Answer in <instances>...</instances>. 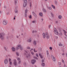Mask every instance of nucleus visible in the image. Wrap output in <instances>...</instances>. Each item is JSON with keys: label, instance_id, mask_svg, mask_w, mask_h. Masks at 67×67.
<instances>
[{"label": "nucleus", "instance_id": "26", "mask_svg": "<svg viewBox=\"0 0 67 67\" xmlns=\"http://www.w3.org/2000/svg\"><path fill=\"white\" fill-rule=\"evenodd\" d=\"M39 15H40V16H41L43 15V14L42 13H39Z\"/></svg>", "mask_w": 67, "mask_h": 67}, {"label": "nucleus", "instance_id": "61", "mask_svg": "<svg viewBox=\"0 0 67 67\" xmlns=\"http://www.w3.org/2000/svg\"><path fill=\"white\" fill-rule=\"evenodd\" d=\"M25 64V65H26V63H24V65Z\"/></svg>", "mask_w": 67, "mask_h": 67}, {"label": "nucleus", "instance_id": "25", "mask_svg": "<svg viewBox=\"0 0 67 67\" xmlns=\"http://www.w3.org/2000/svg\"><path fill=\"white\" fill-rule=\"evenodd\" d=\"M38 50L39 51H42V48L41 47H40L38 48Z\"/></svg>", "mask_w": 67, "mask_h": 67}, {"label": "nucleus", "instance_id": "12", "mask_svg": "<svg viewBox=\"0 0 67 67\" xmlns=\"http://www.w3.org/2000/svg\"><path fill=\"white\" fill-rule=\"evenodd\" d=\"M32 14L35 18H37V15L34 12H32Z\"/></svg>", "mask_w": 67, "mask_h": 67}, {"label": "nucleus", "instance_id": "49", "mask_svg": "<svg viewBox=\"0 0 67 67\" xmlns=\"http://www.w3.org/2000/svg\"><path fill=\"white\" fill-rule=\"evenodd\" d=\"M19 61V62L18 64H20V63H21V60H20Z\"/></svg>", "mask_w": 67, "mask_h": 67}, {"label": "nucleus", "instance_id": "33", "mask_svg": "<svg viewBox=\"0 0 67 67\" xmlns=\"http://www.w3.org/2000/svg\"><path fill=\"white\" fill-rule=\"evenodd\" d=\"M24 3H27V0H24Z\"/></svg>", "mask_w": 67, "mask_h": 67}, {"label": "nucleus", "instance_id": "57", "mask_svg": "<svg viewBox=\"0 0 67 67\" xmlns=\"http://www.w3.org/2000/svg\"><path fill=\"white\" fill-rule=\"evenodd\" d=\"M55 38H56V39H58V36H56V37H55Z\"/></svg>", "mask_w": 67, "mask_h": 67}, {"label": "nucleus", "instance_id": "46", "mask_svg": "<svg viewBox=\"0 0 67 67\" xmlns=\"http://www.w3.org/2000/svg\"><path fill=\"white\" fill-rule=\"evenodd\" d=\"M32 22L33 23H35V21H32Z\"/></svg>", "mask_w": 67, "mask_h": 67}, {"label": "nucleus", "instance_id": "28", "mask_svg": "<svg viewBox=\"0 0 67 67\" xmlns=\"http://www.w3.org/2000/svg\"><path fill=\"white\" fill-rule=\"evenodd\" d=\"M42 66H45V63H42Z\"/></svg>", "mask_w": 67, "mask_h": 67}, {"label": "nucleus", "instance_id": "17", "mask_svg": "<svg viewBox=\"0 0 67 67\" xmlns=\"http://www.w3.org/2000/svg\"><path fill=\"white\" fill-rule=\"evenodd\" d=\"M51 6L52 7V8H53L54 9H55L56 8L55 7V6H54L53 5H51Z\"/></svg>", "mask_w": 67, "mask_h": 67}, {"label": "nucleus", "instance_id": "52", "mask_svg": "<svg viewBox=\"0 0 67 67\" xmlns=\"http://www.w3.org/2000/svg\"><path fill=\"white\" fill-rule=\"evenodd\" d=\"M51 25H49V29L51 28Z\"/></svg>", "mask_w": 67, "mask_h": 67}, {"label": "nucleus", "instance_id": "37", "mask_svg": "<svg viewBox=\"0 0 67 67\" xmlns=\"http://www.w3.org/2000/svg\"><path fill=\"white\" fill-rule=\"evenodd\" d=\"M46 53H47V54H49V52H48V51H46Z\"/></svg>", "mask_w": 67, "mask_h": 67}, {"label": "nucleus", "instance_id": "9", "mask_svg": "<svg viewBox=\"0 0 67 67\" xmlns=\"http://www.w3.org/2000/svg\"><path fill=\"white\" fill-rule=\"evenodd\" d=\"M54 33L56 34L57 35L58 34V31H57L56 29L55 30H54Z\"/></svg>", "mask_w": 67, "mask_h": 67}, {"label": "nucleus", "instance_id": "5", "mask_svg": "<svg viewBox=\"0 0 67 67\" xmlns=\"http://www.w3.org/2000/svg\"><path fill=\"white\" fill-rule=\"evenodd\" d=\"M7 23H8V22L7 20H3V25H6L7 24Z\"/></svg>", "mask_w": 67, "mask_h": 67}, {"label": "nucleus", "instance_id": "1", "mask_svg": "<svg viewBox=\"0 0 67 67\" xmlns=\"http://www.w3.org/2000/svg\"><path fill=\"white\" fill-rule=\"evenodd\" d=\"M43 37V38H45V37L47 38V39H49V35L48 33L47 32H46L45 34L43 33L42 34Z\"/></svg>", "mask_w": 67, "mask_h": 67}, {"label": "nucleus", "instance_id": "11", "mask_svg": "<svg viewBox=\"0 0 67 67\" xmlns=\"http://www.w3.org/2000/svg\"><path fill=\"white\" fill-rule=\"evenodd\" d=\"M27 10L26 9L25 10V17H27V14H26V13H27Z\"/></svg>", "mask_w": 67, "mask_h": 67}, {"label": "nucleus", "instance_id": "10", "mask_svg": "<svg viewBox=\"0 0 67 67\" xmlns=\"http://www.w3.org/2000/svg\"><path fill=\"white\" fill-rule=\"evenodd\" d=\"M14 65L15 66H16V60H14Z\"/></svg>", "mask_w": 67, "mask_h": 67}, {"label": "nucleus", "instance_id": "6", "mask_svg": "<svg viewBox=\"0 0 67 67\" xmlns=\"http://www.w3.org/2000/svg\"><path fill=\"white\" fill-rule=\"evenodd\" d=\"M51 57L52 58V59L53 61H54V62H55V61H56V59L55 58L54 56L52 55Z\"/></svg>", "mask_w": 67, "mask_h": 67}, {"label": "nucleus", "instance_id": "21", "mask_svg": "<svg viewBox=\"0 0 67 67\" xmlns=\"http://www.w3.org/2000/svg\"><path fill=\"white\" fill-rule=\"evenodd\" d=\"M47 56L48 58H50V55H49V54H47Z\"/></svg>", "mask_w": 67, "mask_h": 67}, {"label": "nucleus", "instance_id": "41", "mask_svg": "<svg viewBox=\"0 0 67 67\" xmlns=\"http://www.w3.org/2000/svg\"><path fill=\"white\" fill-rule=\"evenodd\" d=\"M36 56L37 57H38V54H37V53H36Z\"/></svg>", "mask_w": 67, "mask_h": 67}, {"label": "nucleus", "instance_id": "54", "mask_svg": "<svg viewBox=\"0 0 67 67\" xmlns=\"http://www.w3.org/2000/svg\"><path fill=\"white\" fill-rule=\"evenodd\" d=\"M34 51L35 52H37V51H35V49H34Z\"/></svg>", "mask_w": 67, "mask_h": 67}, {"label": "nucleus", "instance_id": "62", "mask_svg": "<svg viewBox=\"0 0 67 67\" xmlns=\"http://www.w3.org/2000/svg\"><path fill=\"white\" fill-rule=\"evenodd\" d=\"M33 49L32 48L31 49V50H30V51H31V50H33Z\"/></svg>", "mask_w": 67, "mask_h": 67}, {"label": "nucleus", "instance_id": "60", "mask_svg": "<svg viewBox=\"0 0 67 67\" xmlns=\"http://www.w3.org/2000/svg\"><path fill=\"white\" fill-rule=\"evenodd\" d=\"M4 8H7V7H6V6H4Z\"/></svg>", "mask_w": 67, "mask_h": 67}, {"label": "nucleus", "instance_id": "58", "mask_svg": "<svg viewBox=\"0 0 67 67\" xmlns=\"http://www.w3.org/2000/svg\"><path fill=\"white\" fill-rule=\"evenodd\" d=\"M58 23V21H56L55 22V23Z\"/></svg>", "mask_w": 67, "mask_h": 67}, {"label": "nucleus", "instance_id": "48", "mask_svg": "<svg viewBox=\"0 0 67 67\" xmlns=\"http://www.w3.org/2000/svg\"><path fill=\"white\" fill-rule=\"evenodd\" d=\"M29 18H30V19H32V16L31 15H30V16Z\"/></svg>", "mask_w": 67, "mask_h": 67}, {"label": "nucleus", "instance_id": "39", "mask_svg": "<svg viewBox=\"0 0 67 67\" xmlns=\"http://www.w3.org/2000/svg\"><path fill=\"white\" fill-rule=\"evenodd\" d=\"M58 65H61V63L58 62Z\"/></svg>", "mask_w": 67, "mask_h": 67}, {"label": "nucleus", "instance_id": "35", "mask_svg": "<svg viewBox=\"0 0 67 67\" xmlns=\"http://www.w3.org/2000/svg\"><path fill=\"white\" fill-rule=\"evenodd\" d=\"M27 49H31V48H30V47H27Z\"/></svg>", "mask_w": 67, "mask_h": 67}, {"label": "nucleus", "instance_id": "44", "mask_svg": "<svg viewBox=\"0 0 67 67\" xmlns=\"http://www.w3.org/2000/svg\"><path fill=\"white\" fill-rule=\"evenodd\" d=\"M51 16H52V17H53V14L52 13H51Z\"/></svg>", "mask_w": 67, "mask_h": 67}, {"label": "nucleus", "instance_id": "15", "mask_svg": "<svg viewBox=\"0 0 67 67\" xmlns=\"http://www.w3.org/2000/svg\"><path fill=\"white\" fill-rule=\"evenodd\" d=\"M27 3H24V7H25L26 6V5H27Z\"/></svg>", "mask_w": 67, "mask_h": 67}, {"label": "nucleus", "instance_id": "36", "mask_svg": "<svg viewBox=\"0 0 67 67\" xmlns=\"http://www.w3.org/2000/svg\"><path fill=\"white\" fill-rule=\"evenodd\" d=\"M59 45L60 46H63V45L62 44H59Z\"/></svg>", "mask_w": 67, "mask_h": 67}, {"label": "nucleus", "instance_id": "20", "mask_svg": "<svg viewBox=\"0 0 67 67\" xmlns=\"http://www.w3.org/2000/svg\"><path fill=\"white\" fill-rule=\"evenodd\" d=\"M58 18L59 19H62V16L60 15H59L58 16Z\"/></svg>", "mask_w": 67, "mask_h": 67}, {"label": "nucleus", "instance_id": "32", "mask_svg": "<svg viewBox=\"0 0 67 67\" xmlns=\"http://www.w3.org/2000/svg\"><path fill=\"white\" fill-rule=\"evenodd\" d=\"M15 12L16 13H18V10L16 9H15Z\"/></svg>", "mask_w": 67, "mask_h": 67}, {"label": "nucleus", "instance_id": "14", "mask_svg": "<svg viewBox=\"0 0 67 67\" xmlns=\"http://www.w3.org/2000/svg\"><path fill=\"white\" fill-rule=\"evenodd\" d=\"M63 31H64V35H65V36L66 37H67V36L66 35V33H67V32L66 31H65V30H64Z\"/></svg>", "mask_w": 67, "mask_h": 67}, {"label": "nucleus", "instance_id": "16", "mask_svg": "<svg viewBox=\"0 0 67 67\" xmlns=\"http://www.w3.org/2000/svg\"><path fill=\"white\" fill-rule=\"evenodd\" d=\"M9 39H11V38H12L13 37V36H12V35H11L9 36Z\"/></svg>", "mask_w": 67, "mask_h": 67}, {"label": "nucleus", "instance_id": "22", "mask_svg": "<svg viewBox=\"0 0 67 67\" xmlns=\"http://www.w3.org/2000/svg\"><path fill=\"white\" fill-rule=\"evenodd\" d=\"M43 11L44 12H46V9H45L44 8L43 9Z\"/></svg>", "mask_w": 67, "mask_h": 67}, {"label": "nucleus", "instance_id": "34", "mask_svg": "<svg viewBox=\"0 0 67 67\" xmlns=\"http://www.w3.org/2000/svg\"><path fill=\"white\" fill-rule=\"evenodd\" d=\"M16 54L17 56H19V53L18 52H16Z\"/></svg>", "mask_w": 67, "mask_h": 67}, {"label": "nucleus", "instance_id": "27", "mask_svg": "<svg viewBox=\"0 0 67 67\" xmlns=\"http://www.w3.org/2000/svg\"><path fill=\"white\" fill-rule=\"evenodd\" d=\"M59 36H62L63 35V33L62 32H60L59 34Z\"/></svg>", "mask_w": 67, "mask_h": 67}, {"label": "nucleus", "instance_id": "38", "mask_svg": "<svg viewBox=\"0 0 67 67\" xmlns=\"http://www.w3.org/2000/svg\"><path fill=\"white\" fill-rule=\"evenodd\" d=\"M7 40H9V39H10V38H9V36H7Z\"/></svg>", "mask_w": 67, "mask_h": 67}, {"label": "nucleus", "instance_id": "56", "mask_svg": "<svg viewBox=\"0 0 67 67\" xmlns=\"http://www.w3.org/2000/svg\"><path fill=\"white\" fill-rule=\"evenodd\" d=\"M9 12H8L7 13V15H8L9 14Z\"/></svg>", "mask_w": 67, "mask_h": 67}, {"label": "nucleus", "instance_id": "45", "mask_svg": "<svg viewBox=\"0 0 67 67\" xmlns=\"http://www.w3.org/2000/svg\"><path fill=\"white\" fill-rule=\"evenodd\" d=\"M9 64L10 65H12V62H9Z\"/></svg>", "mask_w": 67, "mask_h": 67}, {"label": "nucleus", "instance_id": "8", "mask_svg": "<svg viewBox=\"0 0 67 67\" xmlns=\"http://www.w3.org/2000/svg\"><path fill=\"white\" fill-rule=\"evenodd\" d=\"M39 55L40 56L41 58V59H43V56L41 53H39Z\"/></svg>", "mask_w": 67, "mask_h": 67}, {"label": "nucleus", "instance_id": "3", "mask_svg": "<svg viewBox=\"0 0 67 67\" xmlns=\"http://www.w3.org/2000/svg\"><path fill=\"white\" fill-rule=\"evenodd\" d=\"M0 38L1 40H4V33H0Z\"/></svg>", "mask_w": 67, "mask_h": 67}, {"label": "nucleus", "instance_id": "29", "mask_svg": "<svg viewBox=\"0 0 67 67\" xmlns=\"http://www.w3.org/2000/svg\"><path fill=\"white\" fill-rule=\"evenodd\" d=\"M17 0H15V5L17 3Z\"/></svg>", "mask_w": 67, "mask_h": 67}, {"label": "nucleus", "instance_id": "30", "mask_svg": "<svg viewBox=\"0 0 67 67\" xmlns=\"http://www.w3.org/2000/svg\"><path fill=\"white\" fill-rule=\"evenodd\" d=\"M34 58L35 59H37V60H38V58H37V57L34 56Z\"/></svg>", "mask_w": 67, "mask_h": 67}, {"label": "nucleus", "instance_id": "50", "mask_svg": "<svg viewBox=\"0 0 67 67\" xmlns=\"http://www.w3.org/2000/svg\"><path fill=\"white\" fill-rule=\"evenodd\" d=\"M30 7L31 8V3H30Z\"/></svg>", "mask_w": 67, "mask_h": 67}, {"label": "nucleus", "instance_id": "13", "mask_svg": "<svg viewBox=\"0 0 67 67\" xmlns=\"http://www.w3.org/2000/svg\"><path fill=\"white\" fill-rule=\"evenodd\" d=\"M4 63L5 64H8V60L7 59H5L4 60Z\"/></svg>", "mask_w": 67, "mask_h": 67}, {"label": "nucleus", "instance_id": "18", "mask_svg": "<svg viewBox=\"0 0 67 67\" xmlns=\"http://www.w3.org/2000/svg\"><path fill=\"white\" fill-rule=\"evenodd\" d=\"M12 51L14 52L15 51V48L14 47H13L12 48Z\"/></svg>", "mask_w": 67, "mask_h": 67}, {"label": "nucleus", "instance_id": "43", "mask_svg": "<svg viewBox=\"0 0 67 67\" xmlns=\"http://www.w3.org/2000/svg\"><path fill=\"white\" fill-rule=\"evenodd\" d=\"M17 60H18V61L20 60V58H18V59H17Z\"/></svg>", "mask_w": 67, "mask_h": 67}, {"label": "nucleus", "instance_id": "64", "mask_svg": "<svg viewBox=\"0 0 67 67\" xmlns=\"http://www.w3.org/2000/svg\"><path fill=\"white\" fill-rule=\"evenodd\" d=\"M64 67H66V66L65 65H64Z\"/></svg>", "mask_w": 67, "mask_h": 67}, {"label": "nucleus", "instance_id": "59", "mask_svg": "<svg viewBox=\"0 0 67 67\" xmlns=\"http://www.w3.org/2000/svg\"><path fill=\"white\" fill-rule=\"evenodd\" d=\"M10 61H11V59H10V58H9V62H10Z\"/></svg>", "mask_w": 67, "mask_h": 67}, {"label": "nucleus", "instance_id": "63", "mask_svg": "<svg viewBox=\"0 0 67 67\" xmlns=\"http://www.w3.org/2000/svg\"><path fill=\"white\" fill-rule=\"evenodd\" d=\"M19 36H17V38H19Z\"/></svg>", "mask_w": 67, "mask_h": 67}, {"label": "nucleus", "instance_id": "4", "mask_svg": "<svg viewBox=\"0 0 67 67\" xmlns=\"http://www.w3.org/2000/svg\"><path fill=\"white\" fill-rule=\"evenodd\" d=\"M19 48H20V49H21V50H23V48L21 47V45H18L17 46L16 48L15 49L16 50H18Z\"/></svg>", "mask_w": 67, "mask_h": 67}, {"label": "nucleus", "instance_id": "23", "mask_svg": "<svg viewBox=\"0 0 67 67\" xmlns=\"http://www.w3.org/2000/svg\"><path fill=\"white\" fill-rule=\"evenodd\" d=\"M47 8H48V9L49 10H52V8H51V7H48V6H47Z\"/></svg>", "mask_w": 67, "mask_h": 67}, {"label": "nucleus", "instance_id": "24", "mask_svg": "<svg viewBox=\"0 0 67 67\" xmlns=\"http://www.w3.org/2000/svg\"><path fill=\"white\" fill-rule=\"evenodd\" d=\"M33 44L34 45H36V42L35 41H34L33 42Z\"/></svg>", "mask_w": 67, "mask_h": 67}, {"label": "nucleus", "instance_id": "19", "mask_svg": "<svg viewBox=\"0 0 67 67\" xmlns=\"http://www.w3.org/2000/svg\"><path fill=\"white\" fill-rule=\"evenodd\" d=\"M31 41L32 39H30L27 41V42H31Z\"/></svg>", "mask_w": 67, "mask_h": 67}, {"label": "nucleus", "instance_id": "42", "mask_svg": "<svg viewBox=\"0 0 67 67\" xmlns=\"http://www.w3.org/2000/svg\"><path fill=\"white\" fill-rule=\"evenodd\" d=\"M34 32H35V33H36V32H37V31H32V33H34Z\"/></svg>", "mask_w": 67, "mask_h": 67}, {"label": "nucleus", "instance_id": "2", "mask_svg": "<svg viewBox=\"0 0 67 67\" xmlns=\"http://www.w3.org/2000/svg\"><path fill=\"white\" fill-rule=\"evenodd\" d=\"M29 51L26 50H25V55H27L26 56V58H28L30 56V54H29Z\"/></svg>", "mask_w": 67, "mask_h": 67}, {"label": "nucleus", "instance_id": "53", "mask_svg": "<svg viewBox=\"0 0 67 67\" xmlns=\"http://www.w3.org/2000/svg\"><path fill=\"white\" fill-rule=\"evenodd\" d=\"M57 1H55V4H57Z\"/></svg>", "mask_w": 67, "mask_h": 67}, {"label": "nucleus", "instance_id": "47", "mask_svg": "<svg viewBox=\"0 0 67 67\" xmlns=\"http://www.w3.org/2000/svg\"><path fill=\"white\" fill-rule=\"evenodd\" d=\"M49 49L51 50H52V47H50Z\"/></svg>", "mask_w": 67, "mask_h": 67}, {"label": "nucleus", "instance_id": "55", "mask_svg": "<svg viewBox=\"0 0 67 67\" xmlns=\"http://www.w3.org/2000/svg\"><path fill=\"white\" fill-rule=\"evenodd\" d=\"M62 62H63V63H64V61L63 60H62Z\"/></svg>", "mask_w": 67, "mask_h": 67}, {"label": "nucleus", "instance_id": "40", "mask_svg": "<svg viewBox=\"0 0 67 67\" xmlns=\"http://www.w3.org/2000/svg\"><path fill=\"white\" fill-rule=\"evenodd\" d=\"M42 63H44V59H42Z\"/></svg>", "mask_w": 67, "mask_h": 67}, {"label": "nucleus", "instance_id": "51", "mask_svg": "<svg viewBox=\"0 0 67 67\" xmlns=\"http://www.w3.org/2000/svg\"><path fill=\"white\" fill-rule=\"evenodd\" d=\"M31 53L32 55H34V53H33V52H31Z\"/></svg>", "mask_w": 67, "mask_h": 67}, {"label": "nucleus", "instance_id": "31", "mask_svg": "<svg viewBox=\"0 0 67 67\" xmlns=\"http://www.w3.org/2000/svg\"><path fill=\"white\" fill-rule=\"evenodd\" d=\"M4 48L5 50V51H7V46H5V47H4Z\"/></svg>", "mask_w": 67, "mask_h": 67}, {"label": "nucleus", "instance_id": "7", "mask_svg": "<svg viewBox=\"0 0 67 67\" xmlns=\"http://www.w3.org/2000/svg\"><path fill=\"white\" fill-rule=\"evenodd\" d=\"M36 61L35 59H33L31 61V63L32 64H34V63L36 62Z\"/></svg>", "mask_w": 67, "mask_h": 67}]
</instances>
